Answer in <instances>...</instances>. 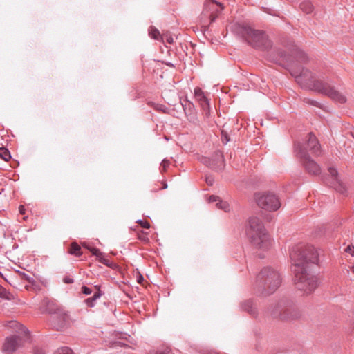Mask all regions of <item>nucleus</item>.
I'll return each mask as SVG.
<instances>
[{"label":"nucleus","instance_id":"f257e3e1","mask_svg":"<svg viewBox=\"0 0 354 354\" xmlns=\"http://www.w3.org/2000/svg\"><path fill=\"white\" fill-rule=\"evenodd\" d=\"M289 254L296 288L306 294L311 293L318 286L314 270L319 262L317 250L311 245L299 243L292 247Z\"/></svg>","mask_w":354,"mask_h":354},{"label":"nucleus","instance_id":"f03ea898","mask_svg":"<svg viewBox=\"0 0 354 354\" xmlns=\"http://www.w3.org/2000/svg\"><path fill=\"white\" fill-rule=\"evenodd\" d=\"M297 83L301 87L328 96L335 102L340 104H344L346 102V97L344 95L328 82L316 79L315 75L308 68L301 67L300 75L297 77Z\"/></svg>","mask_w":354,"mask_h":354},{"label":"nucleus","instance_id":"7ed1b4c3","mask_svg":"<svg viewBox=\"0 0 354 354\" xmlns=\"http://www.w3.org/2000/svg\"><path fill=\"white\" fill-rule=\"evenodd\" d=\"M233 31L254 48L268 51L272 46V42L263 30H255L244 24H237L234 26Z\"/></svg>","mask_w":354,"mask_h":354},{"label":"nucleus","instance_id":"20e7f679","mask_svg":"<svg viewBox=\"0 0 354 354\" xmlns=\"http://www.w3.org/2000/svg\"><path fill=\"white\" fill-rule=\"evenodd\" d=\"M281 283V277L278 271L271 267H265L257 274L254 288L257 294L268 296L273 294Z\"/></svg>","mask_w":354,"mask_h":354},{"label":"nucleus","instance_id":"39448f33","mask_svg":"<svg viewBox=\"0 0 354 354\" xmlns=\"http://www.w3.org/2000/svg\"><path fill=\"white\" fill-rule=\"evenodd\" d=\"M268 314L274 319L283 322H290L299 319L301 313L293 301L281 299L276 304L270 305Z\"/></svg>","mask_w":354,"mask_h":354},{"label":"nucleus","instance_id":"423d86ee","mask_svg":"<svg viewBox=\"0 0 354 354\" xmlns=\"http://www.w3.org/2000/svg\"><path fill=\"white\" fill-rule=\"evenodd\" d=\"M246 233L251 243L257 248L268 249L270 244V237L262 221L257 216H252L249 218Z\"/></svg>","mask_w":354,"mask_h":354},{"label":"nucleus","instance_id":"0eeeda50","mask_svg":"<svg viewBox=\"0 0 354 354\" xmlns=\"http://www.w3.org/2000/svg\"><path fill=\"white\" fill-rule=\"evenodd\" d=\"M294 149L296 156L299 159L306 172L310 175H319L321 171L319 165L310 156L302 143L299 141L295 142Z\"/></svg>","mask_w":354,"mask_h":354},{"label":"nucleus","instance_id":"6e6552de","mask_svg":"<svg viewBox=\"0 0 354 354\" xmlns=\"http://www.w3.org/2000/svg\"><path fill=\"white\" fill-rule=\"evenodd\" d=\"M255 199L259 207L270 212L276 211L281 207L278 196L271 192L262 195L255 194Z\"/></svg>","mask_w":354,"mask_h":354},{"label":"nucleus","instance_id":"1a4fd4ad","mask_svg":"<svg viewBox=\"0 0 354 354\" xmlns=\"http://www.w3.org/2000/svg\"><path fill=\"white\" fill-rule=\"evenodd\" d=\"M24 333V338L19 335H10L7 337L2 346L3 351L8 353H14L19 347L22 346L23 343L30 339V333L29 330L24 327L23 328Z\"/></svg>","mask_w":354,"mask_h":354},{"label":"nucleus","instance_id":"9d476101","mask_svg":"<svg viewBox=\"0 0 354 354\" xmlns=\"http://www.w3.org/2000/svg\"><path fill=\"white\" fill-rule=\"evenodd\" d=\"M329 175L331 180L328 182H325L328 186L333 187L335 190L344 196L348 195L347 188L343 183H342L338 177V172L336 169L333 167L328 168Z\"/></svg>","mask_w":354,"mask_h":354},{"label":"nucleus","instance_id":"9b49d317","mask_svg":"<svg viewBox=\"0 0 354 354\" xmlns=\"http://www.w3.org/2000/svg\"><path fill=\"white\" fill-rule=\"evenodd\" d=\"M289 55L288 53L281 48H274L271 52L267 54V59L269 62L281 64L279 60L288 62Z\"/></svg>","mask_w":354,"mask_h":354},{"label":"nucleus","instance_id":"f8f14e48","mask_svg":"<svg viewBox=\"0 0 354 354\" xmlns=\"http://www.w3.org/2000/svg\"><path fill=\"white\" fill-rule=\"evenodd\" d=\"M180 104L188 120L190 122L196 123L198 122V118L194 104L187 98L180 100Z\"/></svg>","mask_w":354,"mask_h":354},{"label":"nucleus","instance_id":"ddd939ff","mask_svg":"<svg viewBox=\"0 0 354 354\" xmlns=\"http://www.w3.org/2000/svg\"><path fill=\"white\" fill-rule=\"evenodd\" d=\"M308 150L309 148L312 153L315 156H319L320 153V145L315 135L310 132L308 133V140L305 145L302 144Z\"/></svg>","mask_w":354,"mask_h":354},{"label":"nucleus","instance_id":"4468645a","mask_svg":"<svg viewBox=\"0 0 354 354\" xmlns=\"http://www.w3.org/2000/svg\"><path fill=\"white\" fill-rule=\"evenodd\" d=\"M67 319L68 315L62 310L59 313L52 316L50 322L54 328L61 330L64 327Z\"/></svg>","mask_w":354,"mask_h":354},{"label":"nucleus","instance_id":"2eb2a0df","mask_svg":"<svg viewBox=\"0 0 354 354\" xmlns=\"http://www.w3.org/2000/svg\"><path fill=\"white\" fill-rule=\"evenodd\" d=\"M241 307L244 311L248 312L252 317H257L258 314L257 305L254 303L252 299H248L243 301L241 304Z\"/></svg>","mask_w":354,"mask_h":354},{"label":"nucleus","instance_id":"dca6fc26","mask_svg":"<svg viewBox=\"0 0 354 354\" xmlns=\"http://www.w3.org/2000/svg\"><path fill=\"white\" fill-rule=\"evenodd\" d=\"M291 51L292 55L295 57L296 60L299 62H305L307 60L306 55L304 51L298 48L295 45L287 46Z\"/></svg>","mask_w":354,"mask_h":354},{"label":"nucleus","instance_id":"f3484780","mask_svg":"<svg viewBox=\"0 0 354 354\" xmlns=\"http://www.w3.org/2000/svg\"><path fill=\"white\" fill-rule=\"evenodd\" d=\"M209 202H216V206L218 209H222L225 212L230 211V205L227 202L222 201L219 196L211 195L209 198Z\"/></svg>","mask_w":354,"mask_h":354},{"label":"nucleus","instance_id":"a211bd4d","mask_svg":"<svg viewBox=\"0 0 354 354\" xmlns=\"http://www.w3.org/2000/svg\"><path fill=\"white\" fill-rule=\"evenodd\" d=\"M212 160H213V165H214V167H212V169L221 170L224 168V158L221 152H216L214 158H212Z\"/></svg>","mask_w":354,"mask_h":354},{"label":"nucleus","instance_id":"6ab92c4d","mask_svg":"<svg viewBox=\"0 0 354 354\" xmlns=\"http://www.w3.org/2000/svg\"><path fill=\"white\" fill-rule=\"evenodd\" d=\"M46 306V311L55 315L59 313L62 309L59 307L54 301L46 299L44 301Z\"/></svg>","mask_w":354,"mask_h":354},{"label":"nucleus","instance_id":"aec40b11","mask_svg":"<svg viewBox=\"0 0 354 354\" xmlns=\"http://www.w3.org/2000/svg\"><path fill=\"white\" fill-rule=\"evenodd\" d=\"M95 288L97 290L94 295L84 300V303L88 307L92 308L95 305V301L102 295V292L100 290V286H95Z\"/></svg>","mask_w":354,"mask_h":354},{"label":"nucleus","instance_id":"412c9836","mask_svg":"<svg viewBox=\"0 0 354 354\" xmlns=\"http://www.w3.org/2000/svg\"><path fill=\"white\" fill-rule=\"evenodd\" d=\"M68 252L73 256L79 257L82 256V251L81 246L75 241L72 242L68 249Z\"/></svg>","mask_w":354,"mask_h":354},{"label":"nucleus","instance_id":"4be33fe9","mask_svg":"<svg viewBox=\"0 0 354 354\" xmlns=\"http://www.w3.org/2000/svg\"><path fill=\"white\" fill-rule=\"evenodd\" d=\"M299 8L306 14H310L314 10V6L310 1H304L299 4Z\"/></svg>","mask_w":354,"mask_h":354},{"label":"nucleus","instance_id":"5701e85b","mask_svg":"<svg viewBox=\"0 0 354 354\" xmlns=\"http://www.w3.org/2000/svg\"><path fill=\"white\" fill-rule=\"evenodd\" d=\"M0 158L6 162H8L12 158L10 151L5 147H0Z\"/></svg>","mask_w":354,"mask_h":354},{"label":"nucleus","instance_id":"b1692460","mask_svg":"<svg viewBox=\"0 0 354 354\" xmlns=\"http://www.w3.org/2000/svg\"><path fill=\"white\" fill-rule=\"evenodd\" d=\"M149 35L150 37L156 40H160L162 39V34L160 31L154 26H151L149 30Z\"/></svg>","mask_w":354,"mask_h":354},{"label":"nucleus","instance_id":"393cba45","mask_svg":"<svg viewBox=\"0 0 354 354\" xmlns=\"http://www.w3.org/2000/svg\"><path fill=\"white\" fill-rule=\"evenodd\" d=\"M0 297L6 300L14 299L13 295L1 285H0Z\"/></svg>","mask_w":354,"mask_h":354},{"label":"nucleus","instance_id":"a878e982","mask_svg":"<svg viewBox=\"0 0 354 354\" xmlns=\"http://www.w3.org/2000/svg\"><path fill=\"white\" fill-rule=\"evenodd\" d=\"M194 97L198 100V102L207 98L202 89L199 87H196L194 89Z\"/></svg>","mask_w":354,"mask_h":354},{"label":"nucleus","instance_id":"bb28decb","mask_svg":"<svg viewBox=\"0 0 354 354\" xmlns=\"http://www.w3.org/2000/svg\"><path fill=\"white\" fill-rule=\"evenodd\" d=\"M54 354H73V351L71 348L67 346H64L57 348Z\"/></svg>","mask_w":354,"mask_h":354},{"label":"nucleus","instance_id":"cd10ccee","mask_svg":"<svg viewBox=\"0 0 354 354\" xmlns=\"http://www.w3.org/2000/svg\"><path fill=\"white\" fill-rule=\"evenodd\" d=\"M88 250L93 255L95 256L97 259H99L102 255V252L100 250V249L94 248V247H88Z\"/></svg>","mask_w":354,"mask_h":354},{"label":"nucleus","instance_id":"c85d7f7f","mask_svg":"<svg viewBox=\"0 0 354 354\" xmlns=\"http://www.w3.org/2000/svg\"><path fill=\"white\" fill-rule=\"evenodd\" d=\"M98 261L101 263H102V264H104V265H105L107 267L111 268H115L116 266L115 263L111 262L109 259L103 258L102 257L98 259Z\"/></svg>","mask_w":354,"mask_h":354},{"label":"nucleus","instance_id":"c756f323","mask_svg":"<svg viewBox=\"0 0 354 354\" xmlns=\"http://www.w3.org/2000/svg\"><path fill=\"white\" fill-rule=\"evenodd\" d=\"M221 138L222 142L224 145L227 144L228 142L230 141V138L228 133L223 129L221 131Z\"/></svg>","mask_w":354,"mask_h":354},{"label":"nucleus","instance_id":"7c9ffc66","mask_svg":"<svg viewBox=\"0 0 354 354\" xmlns=\"http://www.w3.org/2000/svg\"><path fill=\"white\" fill-rule=\"evenodd\" d=\"M201 162L207 167L212 169V167H214V165H213V160L212 158L203 157L201 158Z\"/></svg>","mask_w":354,"mask_h":354},{"label":"nucleus","instance_id":"2f4dec72","mask_svg":"<svg viewBox=\"0 0 354 354\" xmlns=\"http://www.w3.org/2000/svg\"><path fill=\"white\" fill-rule=\"evenodd\" d=\"M304 102L306 104H308L310 105H312V106H317V107H319V108H322V105L319 102L315 101V100H311L310 98H307V97H305L304 99Z\"/></svg>","mask_w":354,"mask_h":354},{"label":"nucleus","instance_id":"473e14b6","mask_svg":"<svg viewBox=\"0 0 354 354\" xmlns=\"http://www.w3.org/2000/svg\"><path fill=\"white\" fill-rule=\"evenodd\" d=\"M19 274L21 276L22 279L27 281L30 283H34L35 280L32 277L24 272H19Z\"/></svg>","mask_w":354,"mask_h":354},{"label":"nucleus","instance_id":"72a5a7b5","mask_svg":"<svg viewBox=\"0 0 354 354\" xmlns=\"http://www.w3.org/2000/svg\"><path fill=\"white\" fill-rule=\"evenodd\" d=\"M301 68L297 69H292L290 70V75L295 78L296 82H297V77L300 75V71Z\"/></svg>","mask_w":354,"mask_h":354},{"label":"nucleus","instance_id":"f704fd0d","mask_svg":"<svg viewBox=\"0 0 354 354\" xmlns=\"http://www.w3.org/2000/svg\"><path fill=\"white\" fill-rule=\"evenodd\" d=\"M162 39H160V40L165 39L168 44H172L174 42V39H173L171 35H169V33H163V34H162Z\"/></svg>","mask_w":354,"mask_h":354},{"label":"nucleus","instance_id":"c9c22d12","mask_svg":"<svg viewBox=\"0 0 354 354\" xmlns=\"http://www.w3.org/2000/svg\"><path fill=\"white\" fill-rule=\"evenodd\" d=\"M169 165H170L169 160H167V159H164L160 164V167L162 168L161 172L166 171L167 169L169 166Z\"/></svg>","mask_w":354,"mask_h":354},{"label":"nucleus","instance_id":"e433bc0d","mask_svg":"<svg viewBox=\"0 0 354 354\" xmlns=\"http://www.w3.org/2000/svg\"><path fill=\"white\" fill-rule=\"evenodd\" d=\"M137 223H138L142 228L145 229H149L151 226L150 223L145 220H138Z\"/></svg>","mask_w":354,"mask_h":354},{"label":"nucleus","instance_id":"4c0bfd02","mask_svg":"<svg viewBox=\"0 0 354 354\" xmlns=\"http://www.w3.org/2000/svg\"><path fill=\"white\" fill-rule=\"evenodd\" d=\"M198 103L201 107V109L208 108V106L209 105V102L207 98L199 101Z\"/></svg>","mask_w":354,"mask_h":354},{"label":"nucleus","instance_id":"58836bf2","mask_svg":"<svg viewBox=\"0 0 354 354\" xmlns=\"http://www.w3.org/2000/svg\"><path fill=\"white\" fill-rule=\"evenodd\" d=\"M81 291H82V293L86 295L92 293V290L86 286H83L82 287Z\"/></svg>","mask_w":354,"mask_h":354},{"label":"nucleus","instance_id":"ea45409f","mask_svg":"<svg viewBox=\"0 0 354 354\" xmlns=\"http://www.w3.org/2000/svg\"><path fill=\"white\" fill-rule=\"evenodd\" d=\"M203 114L205 118H209L210 116V105L208 106V108L203 109Z\"/></svg>","mask_w":354,"mask_h":354},{"label":"nucleus","instance_id":"a19ab883","mask_svg":"<svg viewBox=\"0 0 354 354\" xmlns=\"http://www.w3.org/2000/svg\"><path fill=\"white\" fill-rule=\"evenodd\" d=\"M73 279L68 276H65L63 279V282L67 284L73 283Z\"/></svg>","mask_w":354,"mask_h":354},{"label":"nucleus","instance_id":"79ce46f5","mask_svg":"<svg viewBox=\"0 0 354 354\" xmlns=\"http://www.w3.org/2000/svg\"><path fill=\"white\" fill-rule=\"evenodd\" d=\"M346 252L350 253L352 256H354V247L351 245H348L345 249Z\"/></svg>","mask_w":354,"mask_h":354},{"label":"nucleus","instance_id":"37998d69","mask_svg":"<svg viewBox=\"0 0 354 354\" xmlns=\"http://www.w3.org/2000/svg\"><path fill=\"white\" fill-rule=\"evenodd\" d=\"M33 354H45V351L42 348L36 347L34 348Z\"/></svg>","mask_w":354,"mask_h":354},{"label":"nucleus","instance_id":"c03bdc74","mask_svg":"<svg viewBox=\"0 0 354 354\" xmlns=\"http://www.w3.org/2000/svg\"><path fill=\"white\" fill-rule=\"evenodd\" d=\"M155 109L156 110H158V111H162L163 113H165V106L162 104H157L156 106H155Z\"/></svg>","mask_w":354,"mask_h":354},{"label":"nucleus","instance_id":"a18cd8bd","mask_svg":"<svg viewBox=\"0 0 354 354\" xmlns=\"http://www.w3.org/2000/svg\"><path fill=\"white\" fill-rule=\"evenodd\" d=\"M143 281H144L143 276L140 273H138V275L137 277V282L139 284H142L143 283Z\"/></svg>","mask_w":354,"mask_h":354},{"label":"nucleus","instance_id":"49530a36","mask_svg":"<svg viewBox=\"0 0 354 354\" xmlns=\"http://www.w3.org/2000/svg\"><path fill=\"white\" fill-rule=\"evenodd\" d=\"M206 183L209 185H213V183H214V180L213 178H210V177H207L206 178Z\"/></svg>","mask_w":354,"mask_h":354},{"label":"nucleus","instance_id":"de8ad7c7","mask_svg":"<svg viewBox=\"0 0 354 354\" xmlns=\"http://www.w3.org/2000/svg\"><path fill=\"white\" fill-rule=\"evenodd\" d=\"M19 213L22 215L25 214L26 209L23 205L19 207Z\"/></svg>","mask_w":354,"mask_h":354},{"label":"nucleus","instance_id":"09e8293b","mask_svg":"<svg viewBox=\"0 0 354 354\" xmlns=\"http://www.w3.org/2000/svg\"><path fill=\"white\" fill-rule=\"evenodd\" d=\"M155 354H169L165 351H157Z\"/></svg>","mask_w":354,"mask_h":354},{"label":"nucleus","instance_id":"8fccbe9b","mask_svg":"<svg viewBox=\"0 0 354 354\" xmlns=\"http://www.w3.org/2000/svg\"><path fill=\"white\" fill-rule=\"evenodd\" d=\"M141 241H149V239L147 237H140L139 238Z\"/></svg>","mask_w":354,"mask_h":354},{"label":"nucleus","instance_id":"3c124183","mask_svg":"<svg viewBox=\"0 0 354 354\" xmlns=\"http://www.w3.org/2000/svg\"><path fill=\"white\" fill-rule=\"evenodd\" d=\"M82 246H83L84 248L87 249V250H88V247H91L90 245H88L87 243H84L82 244Z\"/></svg>","mask_w":354,"mask_h":354},{"label":"nucleus","instance_id":"603ef678","mask_svg":"<svg viewBox=\"0 0 354 354\" xmlns=\"http://www.w3.org/2000/svg\"><path fill=\"white\" fill-rule=\"evenodd\" d=\"M167 187V185L166 183H164L163 185H162V189H166Z\"/></svg>","mask_w":354,"mask_h":354},{"label":"nucleus","instance_id":"864d4df0","mask_svg":"<svg viewBox=\"0 0 354 354\" xmlns=\"http://www.w3.org/2000/svg\"><path fill=\"white\" fill-rule=\"evenodd\" d=\"M0 277L3 278L4 280L7 281L6 279L4 277L3 274L1 272H0Z\"/></svg>","mask_w":354,"mask_h":354},{"label":"nucleus","instance_id":"5fc2aeb1","mask_svg":"<svg viewBox=\"0 0 354 354\" xmlns=\"http://www.w3.org/2000/svg\"><path fill=\"white\" fill-rule=\"evenodd\" d=\"M117 344H118L119 345L122 346H127L125 344L121 343V342H118Z\"/></svg>","mask_w":354,"mask_h":354},{"label":"nucleus","instance_id":"6e6d98bb","mask_svg":"<svg viewBox=\"0 0 354 354\" xmlns=\"http://www.w3.org/2000/svg\"><path fill=\"white\" fill-rule=\"evenodd\" d=\"M167 65L169 66H174V65L172 64H171V63H168V64H167Z\"/></svg>","mask_w":354,"mask_h":354},{"label":"nucleus","instance_id":"4d7b16f0","mask_svg":"<svg viewBox=\"0 0 354 354\" xmlns=\"http://www.w3.org/2000/svg\"><path fill=\"white\" fill-rule=\"evenodd\" d=\"M256 349H257V351H260V348H259V346H256Z\"/></svg>","mask_w":354,"mask_h":354},{"label":"nucleus","instance_id":"13d9d810","mask_svg":"<svg viewBox=\"0 0 354 354\" xmlns=\"http://www.w3.org/2000/svg\"><path fill=\"white\" fill-rule=\"evenodd\" d=\"M351 270L354 273V266L352 267Z\"/></svg>","mask_w":354,"mask_h":354},{"label":"nucleus","instance_id":"bf43d9fd","mask_svg":"<svg viewBox=\"0 0 354 354\" xmlns=\"http://www.w3.org/2000/svg\"><path fill=\"white\" fill-rule=\"evenodd\" d=\"M207 354H212V353H207Z\"/></svg>","mask_w":354,"mask_h":354},{"label":"nucleus","instance_id":"052dcab7","mask_svg":"<svg viewBox=\"0 0 354 354\" xmlns=\"http://www.w3.org/2000/svg\"><path fill=\"white\" fill-rule=\"evenodd\" d=\"M353 138H354V134H353Z\"/></svg>","mask_w":354,"mask_h":354}]
</instances>
